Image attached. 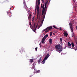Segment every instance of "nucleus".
Returning a JSON list of instances; mask_svg holds the SVG:
<instances>
[{
	"instance_id": "39448f33",
	"label": "nucleus",
	"mask_w": 77,
	"mask_h": 77,
	"mask_svg": "<svg viewBox=\"0 0 77 77\" xmlns=\"http://www.w3.org/2000/svg\"><path fill=\"white\" fill-rule=\"evenodd\" d=\"M38 3V5H39L40 4V0H36V5H35V11H36V9H37V8H38V6H36V5H37V4Z\"/></svg>"
},
{
	"instance_id": "a211bd4d",
	"label": "nucleus",
	"mask_w": 77,
	"mask_h": 77,
	"mask_svg": "<svg viewBox=\"0 0 77 77\" xmlns=\"http://www.w3.org/2000/svg\"><path fill=\"white\" fill-rule=\"evenodd\" d=\"M33 59H31L30 60L29 62L30 63H32V62H33Z\"/></svg>"
},
{
	"instance_id": "ea45409f",
	"label": "nucleus",
	"mask_w": 77,
	"mask_h": 77,
	"mask_svg": "<svg viewBox=\"0 0 77 77\" xmlns=\"http://www.w3.org/2000/svg\"><path fill=\"white\" fill-rule=\"evenodd\" d=\"M53 35H55V34H54V33H53Z\"/></svg>"
},
{
	"instance_id": "f257e3e1",
	"label": "nucleus",
	"mask_w": 77,
	"mask_h": 77,
	"mask_svg": "<svg viewBox=\"0 0 77 77\" xmlns=\"http://www.w3.org/2000/svg\"><path fill=\"white\" fill-rule=\"evenodd\" d=\"M55 48L57 49L58 52H61L63 50L62 49V46L60 44L57 45L55 46Z\"/></svg>"
},
{
	"instance_id": "f3484780",
	"label": "nucleus",
	"mask_w": 77,
	"mask_h": 77,
	"mask_svg": "<svg viewBox=\"0 0 77 77\" xmlns=\"http://www.w3.org/2000/svg\"><path fill=\"white\" fill-rule=\"evenodd\" d=\"M41 59H42V57H40L38 60V63L40 62L41 60Z\"/></svg>"
},
{
	"instance_id": "7ed1b4c3",
	"label": "nucleus",
	"mask_w": 77,
	"mask_h": 77,
	"mask_svg": "<svg viewBox=\"0 0 77 77\" xmlns=\"http://www.w3.org/2000/svg\"><path fill=\"white\" fill-rule=\"evenodd\" d=\"M47 3H48V1H47L45 3V8H44V5H43V6L42 5H41V7L43 9L42 10V15H43L44 14V11L45 12L46 11V9H47Z\"/></svg>"
},
{
	"instance_id": "4be33fe9",
	"label": "nucleus",
	"mask_w": 77,
	"mask_h": 77,
	"mask_svg": "<svg viewBox=\"0 0 77 77\" xmlns=\"http://www.w3.org/2000/svg\"><path fill=\"white\" fill-rule=\"evenodd\" d=\"M29 19H31V17H32V14H31L29 15Z\"/></svg>"
},
{
	"instance_id": "f8f14e48",
	"label": "nucleus",
	"mask_w": 77,
	"mask_h": 77,
	"mask_svg": "<svg viewBox=\"0 0 77 77\" xmlns=\"http://www.w3.org/2000/svg\"><path fill=\"white\" fill-rule=\"evenodd\" d=\"M24 8L26 9V10H28V8L27 6V5H26V4H25L24 5Z\"/></svg>"
},
{
	"instance_id": "423d86ee",
	"label": "nucleus",
	"mask_w": 77,
	"mask_h": 77,
	"mask_svg": "<svg viewBox=\"0 0 77 77\" xmlns=\"http://www.w3.org/2000/svg\"><path fill=\"white\" fill-rule=\"evenodd\" d=\"M68 47L69 48H71V49H74L75 50V51H76L77 50L75 49V47H71V43H69V42H68Z\"/></svg>"
},
{
	"instance_id": "79ce46f5",
	"label": "nucleus",
	"mask_w": 77,
	"mask_h": 77,
	"mask_svg": "<svg viewBox=\"0 0 77 77\" xmlns=\"http://www.w3.org/2000/svg\"><path fill=\"white\" fill-rule=\"evenodd\" d=\"M76 30H77V26H76Z\"/></svg>"
},
{
	"instance_id": "6ab92c4d",
	"label": "nucleus",
	"mask_w": 77,
	"mask_h": 77,
	"mask_svg": "<svg viewBox=\"0 0 77 77\" xmlns=\"http://www.w3.org/2000/svg\"><path fill=\"white\" fill-rule=\"evenodd\" d=\"M45 60H45V59H44L43 61H42V62L43 63V64H44V63H45Z\"/></svg>"
},
{
	"instance_id": "a18cd8bd",
	"label": "nucleus",
	"mask_w": 77,
	"mask_h": 77,
	"mask_svg": "<svg viewBox=\"0 0 77 77\" xmlns=\"http://www.w3.org/2000/svg\"><path fill=\"white\" fill-rule=\"evenodd\" d=\"M42 1H43V0H42Z\"/></svg>"
},
{
	"instance_id": "6e6552de",
	"label": "nucleus",
	"mask_w": 77,
	"mask_h": 77,
	"mask_svg": "<svg viewBox=\"0 0 77 77\" xmlns=\"http://www.w3.org/2000/svg\"><path fill=\"white\" fill-rule=\"evenodd\" d=\"M38 24L36 23H34V28H35L34 29V30L35 31L36 30V28H37V27H38ZM36 27L35 28V27Z\"/></svg>"
},
{
	"instance_id": "f03ea898",
	"label": "nucleus",
	"mask_w": 77,
	"mask_h": 77,
	"mask_svg": "<svg viewBox=\"0 0 77 77\" xmlns=\"http://www.w3.org/2000/svg\"><path fill=\"white\" fill-rule=\"evenodd\" d=\"M36 6H37V20L38 19V18H39V21L40 20V18H41V16H42V14L40 12H39V7L38 6V5H36Z\"/></svg>"
},
{
	"instance_id": "4c0bfd02",
	"label": "nucleus",
	"mask_w": 77,
	"mask_h": 77,
	"mask_svg": "<svg viewBox=\"0 0 77 77\" xmlns=\"http://www.w3.org/2000/svg\"><path fill=\"white\" fill-rule=\"evenodd\" d=\"M22 51H24V49H22Z\"/></svg>"
},
{
	"instance_id": "5701e85b",
	"label": "nucleus",
	"mask_w": 77,
	"mask_h": 77,
	"mask_svg": "<svg viewBox=\"0 0 77 77\" xmlns=\"http://www.w3.org/2000/svg\"><path fill=\"white\" fill-rule=\"evenodd\" d=\"M53 27H54V28L55 29H58V28H57V27H56L55 26H54V25L53 26Z\"/></svg>"
},
{
	"instance_id": "ddd939ff",
	"label": "nucleus",
	"mask_w": 77,
	"mask_h": 77,
	"mask_svg": "<svg viewBox=\"0 0 77 77\" xmlns=\"http://www.w3.org/2000/svg\"><path fill=\"white\" fill-rule=\"evenodd\" d=\"M63 34H64V36H65L66 37H67V36H68V33L66 32H64V33H63Z\"/></svg>"
},
{
	"instance_id": "72a5a7b5",
	"label": "nucleus",
	"mask_w": 77,
	"mask_h": 77,
	"mask_svg": "<svg viewBox=\"0 0 77 77\" xmlns=\"http://www.w3.org/2000/svg\"><path fill=\"white\" fill-rule=\"evenodd\" d=\"M32 21H33L34 20V17L32 18Z\"/></svg>"
},
{
	"instance_id": "b1692460",
	"label": "nucleus",
	"mask_w": 77,
	"mask_h": 77,
	"mask_svg": "<svg viewBox=\"0 0 77 77\" xmlns=\"http://www.w3.org/2000/svg\"><path fill=\"white\" fill-rule=\"evenodd\" d=\"M23 4L24 5H26V1L24 0H23Z\"/></svg>"
},
{
	"instance_id": "20e7f679",
	"label": "nucleus",
	"mask_w": 77,
	"mask_h": 77,
	"mask_svg": "<svg viewBox=\"0 0 77 77\" xmlns=\"http://www.w3.org/2000/svg\"><path fill=\"white\" fill-rule=\"evenodd\" d=\"M43 16H41V20H42V23H43V22H44V19H45V14L44 13L43 15H42Z\"/></svg>"
},
{
	"instance_id": "473e14b6",
	"label": "nucleus",
	"mask_w": 77,
	"mask_h": 77,
	"mask_svg": "<svg viewBox=\"0 0 77 77\" xmlns=\"http://www.w3.org/2000/svg\"><path fill=\"white\" fill-rule=\"evenodd\" d=\"M37 49H38V48L37 47L36 48H35V50H36V51H37Z\"/></svg>"
},
{
	"instance_id": "393cba45",
	"label": "nucleus",
	"mask_w": 77,
	"mask_h": 77,
	"mask_svg": "<svg viewBox=\"0 0 77 77\" xmlns=\"http://www.w3.org/2000/svg\"><path fill=\"white\" fill-rule=\"evenodd\" d=\"M29 24L30 26V27H31V26H32V23H31V22H30L29 23Z\"/></svg>"
},
{
	"instance_id": "1a4fd4ad",
	"label": "nucleus",
	"mask_w": 77,
	"mask_h": 77,
	"mask_svg": "<svg viewBox=\"0 0 77 77\" xmlns=\"http://www.w3.org/2000/svg\"><path fill=\"white\" fill-rule=\"evenodd\" d=\"M45 39H46L45 38H43L42 39V44H45Z\"/></svg>"
},
{
	"instance_id": "2eb2a0df",
	"label": "nucleus",
	"mask_w": 77,
	"mask_h": 77,
	"mask_svg": "<svg viewBox=\"0 0 77 77\" xmlns=\"http://www.w3.org/2000/svg\"><path fill=\"white\" fill-rule=\"evenodd\" d=\"M49 42L50 44H52V39H51V38L49 39Z\"/></svg>"
},
{
	"instance_id": "58836bf2",
	"label": "nucleus",
	"mask_w": 77,
	"mask_h": 77,
	"mask_svg": "<svg viewBox=\"0 0 77 77\" xmlns=\"http://www.w3.org/2000/svg\"><path fill=\"white\" fill-rule=\"evenodd\" d=\"M37 72H39V71H37Z\"/></svg>"
},
{
	"instance_id": "c85d7f7f",
	"label": "nucleus",
	"mask_w": 77,
	"mask_h": 77,
	"mask_svg": "<svg viewBox=\"0 0 77 77\" xmlns=\"http://www.w3.org/2000/svg\"><path fill=\"white\" fill-rule=\"evenodd\" d=\"M7 14H11V13L9 12V11L7 12Z\"/></svg>"
},
{
	"instance_id": "dca6fc26",
	"label": "nucleus",
	"mask_w": 77,
	"mask_h": 77,
	"mask_svg": "<svg viewBox=\"0 0 77 77\" xmlns=\"http://www.w3.org/2000/svg\"><path fill=\"white\" fill-rule=\"evenodd\" d=\"M48 37V35L46 34L45 35V36H44V38L45 39H47V38Z\"/></svg>"
},
{
	"instance_id": "37998d69",
	"label": "nucleus",
	"mask_w": 77,
	"mask_h": 77,
	"mask_svg": "<svg viewBox=\"0 0 77 77\" xmlns=\"http://www.w3.org/2000/svg\"><path fill=\"white\" fill-rule=\"evenodd\" d=\"M65 48H64V49H65Z\"/></svg>"
},
{
	"instance_id": "a878e982",
	"label": "nucleus",
	"mask_w": 77,
	"mask_h": 77,
	"mask_svg": "<svg viewBox=\"0 0 77 77\" xmlns=\"http://www.w3.org/2000/svg\"><path fill=\"white\" fill-rule=\"evenodd\" d=\"M47 30V28L44 29L43 30V32H45V30Z\"/></svg>"
},
{
	"instance_id": "9b49d317",
	"label": "nucleus",
	"mask_w": 77,
	"mask_h": 77,
	"mask_svg": "<svg viewBox=\"0 0 77 77\" xmlns=\"http://www.w3.org/2000/svg\"><path fill=\"white\" fill-rule=\"evenodd\" d=\"M33 66L32 67V68H31L32 69H33V68H35V63L34 62L33 64Z\"/></svg>"
},
{
	"instance_id": "7c9ffc66",
	"label": "nucleus",
	"mask_w": 77,
	"mask_h": 77,
	"mask_svg": "<svg viewBox=\"0 0 77 77\" xmlns=\"http://www.w3.org/2000/svg\"><path fill=\"white\" fill-rule=\"evenodd\" d=\"M49 32V30H46L45 31V32L46 33H47Z\"/></svg>"
},
{
	"instance_id": "a19ab883",
	"label": "nucleus",
	"mask_w": 77,
	"mask_h": 77,
	"mask_svg": "<svg viewBox=\"0 0 77 77\" xmlns=\"http://www.w3.org/2000/svg\"><path fill=\"white\" fill-rule=\"evenodd\" d=\"M11 8H10V10H11Z\"/></svg>"
},
{
	"instance_id": "aec40b11",
	"label": "nucleus",
	"mask_w": 77,
	"mask_h": 77,
	"mask_svg": "<svg viewBox=\"0 0 77 77\" xmlns=\"http://www.w3.org/2000/svg\"><path fill=\"white\" fill-rule=\"evenodd\" d=\"M71 45H72V47H74V45L73 43H71Z\"/></svg>"
},
{
	"instance_id": "2f4dec72",
	"label": "nucleus",
	"mask_w": 77,
	"mask_h": 77,
	"mask_svg": "<svg viewBox=\"0 0 77 77\" xmlns=\"http://www.w3.org/2000/svg\"><path fill=\"white\" fill-rule=\"evenodd\" d=\"M42 26V25H41V24L40 25V26H39V27H38V29H39V28L40 27Z\"/></svg>"
},
{
	"instance_id": "49530a36",
	"label": "nucleus",
	"mask_w": 77,
	"mask_h": 77,
	"mask_svg": "<svg viewBox=\"0 0 77 77\" xmlns=\"http://www.w3.org/2000/svg\"><path fill=\"white\" fill-rule=\"evenodd\" d=\"M34 69V70H35V69Z\"/></svg>"
},
{
	"instance_id": "412c9836",
	"label": "nucleus",
	"mask_w": 77,
	"mask_h": 77,
	"mask_svg": "<svg viewBox=\"0 0 77 77\" xmlns=\"http://www.w3.org/2000/svg\"><path fill=\"white\" fill-rule=\"evenodd\" d=\"M60 41L61 43H62V38H60Z\"/></svg>"
},
{
	"instance_id": "c03bdc74",
	"label": "nucleus",
	"mask_w": 77,
	"mask_h": 77,
	"mask_svg": "<svg viewBox=\"0 0 77 77\" xmlns=\"http://www.w3.org/2000/svg\"><path fill=\"white\" fill-rule=\"evenodd\" d=\"M74 6H75V5H74Z\"/></svg>"
},
{
	"instance_id": "cd10ccee",
	"label": "nucleus",
	"mask_w": 77,
	"mask_h": 77,
	"mask_svg": "<svg viewBox=\"0 0 77 77\" xmlns=\"http://www.w3.org/2000/svg\"><path fill=\"white\" fill-rule=\"evenodd\" d=\"M50 36H52V32H50Z\"/></svg>"
},
{
	"instance_id": "e433bc0d",
	"label": "nucleus",
	"mask_w": 77,
	"mask_h": 77,
	"mask_svg": "<svg viewBox=\"0 0 77 77\" xmlns=\"http://www.w3.org/2000/svg\"><path fill=\"white\" fill-rule=\"evenodd\" d=\"M39 45L40 46H41V44H39Z\"/></svg>"
},
{
	"instance_id": "0eeeda50",
	"label": "nucleus",
	"mask_w": 77,
	"mask_h": 77,
	"mask_svg": "<svg viewBox=\"0 0 77 77\" xmlns=\"http://www.w3.org/2000/svg\"><path fill=\"white\" fill-rule=\"evenodd\" d=\"M69 27L71 29V32H74V31H73V29L72 28V23H69Z\"/></svg>"
},
{
	"instance_id": "9d476101",
	"label": "nucleus",
	"mask_w": 77,
	"mask_h": 77,
	"mask_svg": "<svg viewBox=\"0 0 77 77\" xmlns=\"http://www.w3.org/2000/svg\"><path fill=\"white\" fill-rule=\"evenodd\" d=\"M49 54H48L47 55H46L45 57V58H44L45 60H47L48 58L49 57Z\"/></svg>"
},
{
	"instance_id": "4468645a",
	"label": "nucleus",
	"mask_w": 77,
	"mask_h": 77,
	"mask_svg": "<svg viewBox=\"0 0 77 77\" xmlns=\"http://www.w3.org/2000/svg\"><path fill=\"white\" fill-rule=\"evenodd\" d=\"M51 29H52V26H51L48 27L47 28H46L47 30H51Z\"/></svg>"
},
{
	"instance_id": "f704fd0d",
	"label": "nucleus",
	"mask_w": 77,
	"mask_h": 77,
	"mask_svg": "<svg viewBox=\"0 0 77 77\" xmlns=\"http://www.w3.org/2000/svg\"><path fill=\"white\" fill-rule=\"evenodd\" d=\"M74 2L75 3V4H74V5H75V1L74 0Z\"/></svg>"
},
{
	"instance_id": "bb28decb",
	"label": "nucleus",
	"mask_w": 77,
	"mask_h": 77,
	"mask_svg": "<svg viewBox=\"0 0 77 77\" xmlns=\"http://www.w3.org/2000/svg\"><path fill=\"white\" fill-rule=\"evenodd\" d=\"M57 29H59V30H62V28L61 27L59 28H58Z\"/></svg>"
},
{
	"instance_id": "c756f323",
	"label": "nucleus",
	"mask_w": 77,
	"mask_h": 77,
	"mask_svg": "<svg viewBox=\"0 0 77 77\" xmlns=\"http://www.w3.org/2000/svg\"><path fill=\"white\" fill-rule=\"evenodd\" d=\"M72 37H74V38H75V36H74V34H73L72 35Z\"/></svg>"
},
{
	"instance_id": "c9c22d12",
	"label": "nucleus",
	"mask_w": 77,
	"mask_h": 77,
	"mask_svg": "<svg viewBox=\"0 0 77 77\" xmlns=\"http://www.w3.org/2000/svg\"><path fill=\"white\" fill-rule=\"evenodd\" d=\"M12 16H11V15L10 14V16L9 17H11Z\"/></svg>"
}]
</instances>
